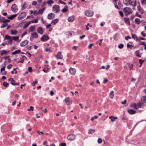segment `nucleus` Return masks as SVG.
<instances>
[{
	"label": "nucleus",
	"instance_id": "nucleus-48",
	"mask_svg": "<svg viewBox=\"0 0 146 146\" xmlns=\"http://www.w3.org/2000/svg\"><path fill=\"white\" fill-rule=\"evenodd\" d=\"M37 3V2L36 1H34L32 2V5H33L36 6Z\"/></svg>",
	"mask_w": 146,
	"mask_h": 146
},
{
	"label": "nucleus",
	"instance_id": "nucleus-62",
	"mask_svg": "<svg viewBox=\"0 0 146 146\" xmlns=\"http://www.w3.org/2000/svg\"><path fill=\"white\" fill-rule=\"evenodd\" d=\"M93 45V44H90L88 46V48L89 49H91L92 48V46Z\"/></svg>",
	"mask_w": 146,
	"mask_h": 146
},
{
	"label": "nucleus",
	"instance_id": "nucleus-10",
	"mask_svg": "<svg viewBox=\"0 0 146 146\" xmlns=\"http://www.w3.org/2000/svg\"><path fill=\"white\" fill-rule=\"evenodd\" d=\"M69 72L70 74L72 75H74L76 73V70L75 69L70 68L69 69Z\"/></svg>",
	"mask_w": 146,
	"mask_h": 146
},
{
	"label": "nucleus",
	"instance_id": "nucleus-18",
	"mask_svg": "<svg viewBox=\"0 0 146 146\" xmlns=\"http://www.w3.org/2000/svg\"><path fill=\"white\" fill-rule=\"evenodd\" d=\"M109 118L111 119V122H113L115 121V120L117 119V117H114L113 116H111L109 117Z\"/></svg>",
	"mask_w": 146,
	"mask_h": 146
},
{
	"label": "nucleus",
	"instance_id": "nucleus-15",
	"mask_svg": "<svg viewBox=\"0 0 146 146\" xmlns=\"http://www.w3.org/2000/svg\"><path fill=\"white\" fill-rule=\"evenodd\" d=\"M137 9L138 11L141 13V14H143L144 13V11L141 7L139 5L137 6Z\"/></svg>",
	"mask_w": 146,
	"mask_h": 146
},
{
	"label": "nucleus",
	"instance_id": "nucleus-1",
	"mask_svg": "<svg viewBox=\"0 0 146 146\" xmlns=\"http://www.w3.org/2000/svg\"><path fill=\"white\" fill-rule=\"evenodd\" d=\"M123 10L125 15H126L130 14L132 12L131 9L129 7L125 8L123 9Z\"/></svg>",
	"mask_w": 146,
	"mask_h": 146
},
{
	"label": "nucleus",
	"instance_id": "nucleus-41",
	"mask_svg": "<svg viewBox=\"0 0 146 146\" xmlns=\"http://www.w3.org/2000/svg\"><path fill=\"white\" fill-rule=\"evenodd\" d=\"M141 100L142 102H145L146 100V96H143V98L141 99Z\"/></svg>",
	"mask_w": 146,
	"mask_h": 146
},
{
	"label": "nucleus",
	"instance_id": "nucleus-5",
	"mask_svg": "<svg viewBox=\"0 0 146 146\" xmlns=\"http://www.w3.org/2000/svg\"><path fill=\"white\" fill-rule=\"evenodd\" d=\"M93 12L90 10H87L85 12V15L87 17H91L93 15Z\"/></svg>",
	"mask_w": 146,
	"mask_h": 146
},
{
	"label": "nucleus",
	"instance_id": "nucleus-2",
	"mask_svg": "<svg viewBox=\"0 0 146 146\" xmlns=\"http://www.w3.org/2000/svg\"><path fill=\"white\" fill-rule=\"evenodd\" d=\"M128 3H124L126 5L128 6L130 5L133 6H135L136 5V0H128Z\"/></svg>",
	"mask_w": 146,
	"mask_h": 146
},
{
	"label": "nucleus",
	"instance_id": "nucleus-51",
	"mask_svg": "<svg viewBox=\"0 0 146 146\" xmlns=\"http://www.w3.org/2000/svg\"><path fill=\"white\" fill-rule=\"evenodd\" d=\"M98 142L99 143H101L102 142V140L101 138H99L98 139Z\"/></svg>",
	"mask_w": 146,
	"mask_h": 146
},
{
	"label": "nucleus",
	"instance_id": "nucleus-49",
	"mask_svg": "<svg viewBox=\"0 0 146 146\" xmlns=\"http://www.w3.org/2000/svg\"><path fill=\"white\" fill-rule=\"evenodd\" d=\"M10 21V20L6 19L5 20H4V19H3V23H7V22H9Z\"/></svg>",
	"mask_w": 146,
	"mask_h": 146
},
{
	"label": "nucleus",
	"instance_id": "nucleus-29",
	"mask_svg": "<svg viewBox=\"0 0 146 146\" xmlns=\"http://www.w3.org/2000/svg\"><path fill=\"white\" fill-rule=\"evenodd\" d=\"M140 53L139 50H137L135 52V54L136 56L137 57H140L141 56L139 54V53Z\"/></svg>",
	"mask_w": 146,
	"mask_h": 146
},
{
	"label": "nucleus",
	"instance_id": "nucleus-32",
	"mask_svg": "<svg viewBox=\"0 0 146 146\" xmlns=\"http://www.w3.org/2000/svg\"><path fill=\"white\" fill-rule=\"evenodd\" d=\"M21 52V50H16L14 52H12V54L13 55L15 54H16L19 53H20Z\"/></svg>",
	"mask_w": 146,
	"mask_h": 146
},
{
	"label": "nucleus",
	"instance_id": "nucleus-33",
	"mask_svg": "<svg viewBox=\"0 0 146 146\" xmlns=\"http://www.w3.org/2000/svg\"><path fill=\"white\" fill-rule=\"evenodd\" d=\"M19 38V36H13L11 37V38L12 40H14L15 41L17 40H18Z\"/></svg>",
	"mask_w": 146,
	"mask_h": 146
},
{
	"label": "nucleus",
	"instance_id": "nucleus-20",
	"mask_svg": "<svg viewBox=\"0 0 146 146\" xmlns=\"http://www.w3.org/2000/svg\"><path fill=\"white\" fill-rule=\"evenodd\" d=\"M17 15V14L12 15L8 17L7 18L10 20H12L16 17Z\"/></svg>",
	"mask_w": 146,
	"mask_h": 146
},
{
	"label": "nucleus",
	"instance_id": "nucleus-9",
	"mask_svg": "<svg viewBox=\"0 0 146 146\" xmlns=\"http://www.w3.org/2000/svg\"><path fill=\"white\" fill-rule=\"evenodd\" d=\"M11 9L12 11L14 13H16L17 11V7L15 4H13L12 5Z\"/></svg>",
	"mask_w": 146,
	"mask_h": 146
},
{
	"label": "nucleus",
	"instance_id": "nucleus-12",
	"mask_svg": "<svg viewBox=\"0 0 146 146\" xmlns=\"http://www.w3.org/2000/svg\"><path fill=\"white\" fill-rule=\"evenodd\" d=\"M37 32L40 34L42 35L43 34L44 32L42 28L41 27H38L37 29Z\"/></svg>",
	"mask_w": 146,
	"mask_h": 146
},
{
	"label": "nucleus",
	"instance_id": "nucleus-22",
	"mask_svg": "<svg viewBox=\"0 0 146 146\" xmlns=\"http://www.w3.org/2000/svg\"><path fill=\"white\" fill-rule=\"evenodd\" d=\"M58 21V19H56L52 20L51 22L52 24L53 25H55Z\"/></svg>",
	"mask_w": 146,
	"mask_h": 146
},
{
	"label": "nucleus",
	"instance_id": "nucleus-16",
	"mask_svg": "<svg viewBox=\"0 0 146 146\" xmlns=\"http://www.w3.org/2000/svg\"><path fill=\"white\" fill-rule=\"evenodd\" d=\"M28 43L27 40H24L20 44V45L22 46H24L26 45Z\"/></svg>",
	"mask_w": 146,
	"mask_h": 146
},
{
	"label": "nucleus",
	"instance_id": "nucleus-14",
	"mask_svg": "<svg viewBox=\"0 0 146 146\" xmlns=\"http://www.w3.org/2000/svg\"><path fill=\"white\" fill-rule=\"evenodd\" d=\"M31 37L33 38H36L38 37V35L36 32H34L31 34Z\"/></svg>",
	"mask_w": 146,
	"mask_h": 146
},
{
	"label": "nucleus",
	"instance_id": "nucleus-30",
	"mask_svg": "<svg viewBox=\"0 0 146 146\" xmlns=\"http://www.w3.org/2000/svg\"><path fill=\"white\" fill-rule=\"evenodd\" d=\"M109 96L110 98L111 99H112L114 96V94H113V91H111L110 93Z\"/></svg>",
	"mask_w": 146,
	"mask_h": 146
},
{
	"label": "nucleus",
	"instance_id": "nucleus-17",
	"mask_svg": "<svg viewBox=\"0 0 146 146\" xmlns=\"http://www.w3.org/2000/svg\"><path fill=\"white\" fill-rule=\"evenodd\" d=\"M35 30V27L34 26H31L28 29L29 32H32L34 31Z\"/></svg>",
	"mask_w": 146,
	"mask_h": 146
},
{
	"label": "nucleus",
	"instance_id": "nucleus-52",
	"mask_svg": "<svg viewBox=\"0 0 146 146\" xmlns=\"http://www.w3.org/2000/svg\"><path fill=\"white\" fill-rule=\"evenodd\" d=\"M32 69L31 67H29L28 68V71L29 72H31L32 71Z\"/></svg>",
	"mask_w": 146,
	"mask_h": 146
},
{
	"label": "nucleus",
	"instance_id": "nucleus-23",
	"mask_svg": "<svg viewBox=\"0 0 146 146\" xmlns=\"http://www.w3.org/2000/svg\"><path fill=\"white\" fill-rule=\"evenodd\" d=\"M141 20L138 18H135V22L137 25L141 23Z\"/></svg>",
	"mask_w": 146,
	"mask_h": 146
},
{
	"label": "nucleus",
	"instance_id": "nucleus-8",
	"mask_svg": "<svg viewBox=\"0 0 146 146\" xmlns=\"http://www.w3.org/2000/svg\"><path fill=\"white\" fill-rule=\"evenodd\" d=\"M49 39L48 36L47 35H43L41 38L40 40L41 41H45Z\"/></svg>",
	"mask_w": 146,
	"mask_h": 146
},
{
	"label": "nucleus",
	"instance_id": "nucleus-63",
	"mask_svg": "<svg viewBox=\"0 0 146 146\" xmlns=\"http://www.w3.org/2000/svg\"><path fill=\"white\" fill-rule=\"evenodd\" d=\"M139 61L140 64H142L144 61V60H143L141 59H140L139 60Z\"/></svg>",
	"mask_w": 146,
	"mask_h": 146
},
{
	"label": "nucleus",
	"instance_id": "nucleus-64",
	"mask_svg": "<svg viewBox=\"0 0 146 146\" xmlns=\"http://www.w3.org/2000/svg\"><path fill=\"white\" fill-rule=\"evenodd\" d=\"M60 146H66V145L65 143H62L60 144Z\"/></svg>",
	"mask_w": 146,
	"mask_h": 146
},
{
	"label": "nucleus",
	"instance_id": "nucleus-21",
	"mask_svg": "<svg viewBox=\"0 0 146 146\" xmlns=\"http://www.w3.org/2000/svg\"><path fill=\"white\" fill-rule=\"evenodd\" d=\"M74 16H72L69 17L68 19V21L70 22H72L74 21Z\"/></svg>",
	"mask_w": 146,
	"mask_h": 146
},
{
	"label": "nucleus",
	"instance_id": "nucleus-35",
	"mask_svg": "<svg viewBox=\"0 0 146 146\" xmlns=\"http://www.w3.org/2000/svg\"><path fill=\"white\" fill-rule=\"evenodd\" d=\"M31 23V22H30V21L28 22H27V23L25 24H24V25L23 27V28L24 29H25L30 24V23Z\"/></svg>",
	"mask_w": 146,
	"mask_h": 146
},
{
	"label": "nucleus",
	"instance_id": "nucleus-7",
	"mask_svg": "<svg viewBox=\"0 0 146 146\" xmlns=\"http://www.w3.org/2000/svg\"><path fill=\"white\" fill-rule=\"evenodd\" d=\"M55 57L57 59H62L63 58V56L62 54V52H58L55 56Z\"/></svg>",
	"mask_w": 146,
	"mask_h": 146
},
{
	"label": "nucleus",
	"instance_id": "nucleus-42",
	"mask_svg": "<svg viewBox=\"0 0 146 146\" xmlns=\"http://www.w3.org/2000/svg\"><path fill=\"white\" fill-rule=\"evenodd\" d=\"M4 23L3 24L1 25V28H3L6 27L7 25V23Z\"/></svg>",
	"mask_w": 146,
	"mask_h": 146
},
{
	"label": "nucleus",
	"instance_id": "nucleus-46",
	"mask_svg": "<svg viewBox=\"0 0 146 146\" xmlns=\"http://www.w3.org/2000/svg\"><path fill=\"white\" fill-rule=\"evenodd\" d=\"M39 14L38 11L37 10L34 11L33 13V15H36L38 14Z\"/></svg>",
	"mask_w": 146,
	"mask_h": 146
},
{
	"label": "nucleus",
	"instance_id": "nucleus-4",
	"mask_svg": "<svg viewBox=\"0 0 146 146\" xmlns=\"http://www.w3.org/2000/svg\"><path fill=\"white\" fill-rule=\"evenodd\" d=\"M76 137V135L74 134H72L68 135L67 136V139L70 141L74 140Z\"/></svg>",
	"mask_w": 146,
	"mask_h": 146
},
{
	"label": "nucleus",
	"instance_id": "nucleus-34",
	"mask_svg": "<svg viewBox=\"0 0 146 146\" xmlns=\"http://www.w3.org/2000/svg\"><path fill=\"white\" fill-rule=\"evenodd\" d=\"M0 52H1V54L2 55L3 54H7V52L6 50H1Z\"/></svg>",
	"mask_w": 146,
	"mask_h": 146
},
{
	"label": "nucleus",
	"instance_id": "nucleus-57",
	"mask_svg": "<svg viewBox=\"0 0 146 146\" xmlns=\"http://www.w3.org/2000/svg\"><path fill=\"white\" fill-rule=\"evenodd\" d=\"M125 38L126 40H127L128 39H131V37H130L129 36H127L125 37Z\"/></svg>",
	"mask_w": 146,
	"mask_h": 146
},
{
	"label": "nucleus",
	"instance_id": "nucleus-13",
	"mask_svg": "<svg viewBox=\"0 0 146 146\" xmlns=\"http://www.w3.org/2000/svg\"><path fill=\"white\" fill-rule=\"evenodd\" d=\"M55 15L54 14L51 13L49 14L48 16V18L49 19H51L55 17Z\"/></svg>",
	"mask_w": 146,
	"mask_h": 146
},
{
	"label": "nucleus",
	"instance_id": "nucleus-6",
	"mask_svg": "<svg viewBox=\"0 0 146 146\" xmlns=\"http://www.w3.org/2000/svg\"><path fill=\"white\" fill-rule=\"evenodd\" d=\"M26 13L25 12H23L20 13L18 17V19L19 20L22 19L26 16Z\"/></svg>",
	"mask_w": 146,
	"mask_h": 146
},
{
	"label": "nucleus",
	"instance_id": "nucleus-61",
	"mask_svg": "<svg viewBox=\"0 0 146 146\" xmlns=\"http://www.w3.org/2000/svg\"><path fill=\"white\" fill-rule=\"evenodd\" d=\"M135 16H136L138 17L139 18H141L142 17V16L138 14L137 13H136L135 14Z\"/></svg>",
	"mask_w": 146,
	"mask_h": 146
},
{
	"label": "nucleus",
	"instance_id": "nucleus-40",
	"mask_svg": "<svg viewBox=\"0 0 146 146\" xmlns=\"http://www.w3.org/2000/svg\"><path fill=\"white\" fill-rule=\"evenodd\" d=\"M12 37H11L8 35H5V38L6 39L9 40Z\"/></svg>",
	"mask_w": 146,
	"mask_h": 146
},
{
	"label": "nucleus",
	"instance_id": "nucleus-56",
	"mask_svg": "<svg viewBox=\"0 0 146 146\" xmlns=\"http://www.w3.org/2000/svg\"><path fill=\"white\" fill-rule=\"evenodd\" d=\"M145 40V38L142 37H140L139 38H138V41H140V40Z\"/></svg>",
	"mask_w": 146,
	"mask_h": 146
},
{
	"label": "nucleus",
	"instance_id": "nucleus-31",
	"mask_svg": "<svg viewBox=\"0 0 146 146\" xmlns=\"http://www.w3.org/2000/svg\"><path fill=\"white\" fill-rule=\"evenodd\" d=\"M125 21V22L129 25H130V23L129 19L128 18H124Z\"/></svg>",
	"mask_w": 146,
	"mask_h": 146
},
{
	"label": "nucleus",
	"instance_id": "nucleus-37",
	"mask_svg": "<svg viewBox=\"0 0 146 146\" xmlns=\"http://www.w3.org/2000/svg\"><path fill=\"white\" fill-rule=\"evenodd\" d=\"M141 4L143 5H146V0H141Z\"/></svg>",
	"mask_w": 146,
	"mask_h": 146
},
{
	"label": "nucleus",
	"instance_id": "nucleus-11",
	"mask_svg": "<svg viewBox=\"0 0 146 146\" xmlns=\"http://www.w3.org/2000/svg\"><path fill=\"white\" fill-rule=\"evenodd\" d=\"M64 101L67 105H70L72 103L71 100L68 97L66 98Z\"/></svg>",
	"mask_w": 146,
	"mask_h": 146
},
{
	"label": "nucleus",
	"instance_id": "nucleus-39",
	"mask_svg": "<svg viewBox=\"0 0 146 146\" xmlns=\"http://www.w3.org/2000/svg\"><path fill=\"white\" fill-rule=\"evenodd\" d=\"M47 3L48 4L51 5L54 3V1L52 0H48L47 1Z\"/></svg>",
	"mask_w": 146,
	"mask_h": 146
},
{
	"label": "nucleus",
	"instance_id": "nucleus-55",
	"mask_svg": "<svg viewBox=\"0 0 146 146\" xmlns=\"http://www.w3.org/2000/svg\"><path fill=\"white\" fill-rule=\"evenodd\" d=\"M12 66V65L11 64H9L7 66V68L9 69H10L11 68Z\"/></svg>",
	"mask_w": 146,
	"mask_h": 146
},
{
	"label": "nucleus",
	"instance_id": "nucleus-47",
	"mask_svg": "<svg viewBox=\"0 0 146 146\" xmlns=\"http://www.w3.org/2000/svg\"><path fill=\"white\" fill-rule=\"evenodd\" d=\"M117 34H115L113 36V38L115 40H117Z\"/></svg>",
	"mask_w": 146,
	"mask_h": 146
},
{
	"label": "nucleus",
	"instance_id": "nucleus-27",
	"mask_svg": "<svg viewBox=\"0 0 146 146\" xmlns=\"http://www.w3.org/2000/svg\"><path fill=\"white\" fill-rule=\"evenodd\" d=\"M68 7L67 6H66L64 8L62 9L61 10V11L63 13H65L67 12L68 10Z\"/></svg>",
	"mask_w": 146,
	"mask_h": 146
},
{
	"label": "nucleus",
	"instance_id": "nucleus-28",
	"mask_svg": "<svg viewBox=\"0 0 146 146\" xmlns=\"http://www.w3.org/2000/svg\"><path fill=\"white\" fill-rule=\"evenodd\" d=\"M131 35H132V38L133 39H135L136 40H137V41L138 40V38L136 35L131 34Z\"/></svg>",
	"mask_w": 146,
	"mask_h": 146
},
{
	"label": "nucleus",
	"instance_id": "nucleus-54",
	"mask_svg": "<svg viewBox=\"0 0 146 146\" xmlns=\"http://www.w3.org/2000/svg\"><path fill=\"white\" fill-rule=\"evenodd\" d=\"M25 4L24 3L22 6V7L21 8V9L22 10H24L26 8V7H25Z\"/></svg>",
	"mask_w": 146,
	"mask_h": 146
},
{
	"label": "nucleus",
	"instance_id": "nucleus-58",
	"mask_svg": "<svg viewBox=\"0 0 146 146\" xmlns=\"http://www.w3.org/2000/svg\"><path fill=\"white\" fill-rule=\"evenodd\" d=\"M5 66H3L2 68H1L0 70L1 72L5 70Z\"/></svg>",
	"mask_w": 146,
	"mask_h": 146
},
{
	"label": "nucleus",
	"instance_id": "nucleus-25",
	"mask_svg": "<svg viewBox=\"0 0 146 146\" xmlns=\"http://www.w3.org/2000/svg\"><path fill=\"white\" fill-rule=\"evenodd\" d=\"M11 33L13 35H16L17 33V31L16 30H13L12 29L11 30Z\"/></svg>",
	"mask_w": 146,
	"mask_h": 146
},
{
	"label": "nucleus",
	"instance_id": "nucleus-50",
	"mask_svg": "<svg viewBox=\"0 0 146 146\" xmlns=\"http://www.w3.org/2000/svg\"><path fill=\"white\" fill-rule=\"evenodd\" d=\"M123 47V44H121L120 45H118V48L120 49L122 48Z\"/></svg>",
	"mask_w": 146,
	"mask_h": 146
},
{
	"label": "nucleus",
	"instance_id": "nucleus-3",
	"mask_svg": "<svg viewBox=\"0 0 146 146\" xmlns=\"http://www.w3.org/2000/svg\"><path fill=\"white\" fill-rule=\"evenodd\" d=\"M52 10L55 13H58L60 11L59 6L58 5H54L52 7Z\"/></svg>",
	"mask_w": 146,
	"mask_h": 146
},
{
	"label": "nucleus",
	"instance_id": "nucleus-53",
	"mask_svg": "<svg viewBox=\"0 0 146 146\" xmlns=\"http://www.w3.org/2000/svg\"><path fill=\"white\" fill-rule=\"evenodd\" d=\"M38 82V81L37 80L35 81V82H33L31 84L33 86H35V85Z\"/></svg>",
	"mask_w": 146,
	"mask_h": 146
},
{
	"label": "nucleus",
	"instance_id": "nucleus-45",
	"mask_svg": "<svg viewBox=\"0 0 146 146\" xmlns=\"http://www.w3.org/2000/svg\"><path fill=\"white\" fill-rule=\"evenodd\" d=\"M15 81L13 79H12V81L11 82V83L13 85H15Z\"/></svg>",
	"mask_w": 146,
	"mask_h": 146
},
{
	"label": "nucleus",
	"instance_id": "nucleus-38",
	"mask_svg": "<svg viewBox=\"0 0 146 146\" xmlns=\"http://www.w3.org/2000/svg\"><path fill=\"white\" fill-rule=\"evenodd\" d=\"M143 104V103L141 102L138 103L137 104V106L139 108H141Z\"/></svg>",
	"mask_w": 146,
	"mask_h": 146
},
{
	"label": "nucleus",
	"instance_id": "nucleus-43",
	"mask_svg": "<svg viewBox=\"0 0 146 146\" xmlns=\"http://www.w3.org/2000/svg\"><path fill=\"white\" fill-rule=\"evenodd\" d=\"M3 85L4 86H5V87H7L9 85V83L6 82H3Z\"/></svg>",
	"mask_w": 146,
	"mask_h": 146
},
{
	"label": "nucleus",
	"instance_id": "nucleus-44",
	"mask_svg": "<svg viewBox=\"0 0 146 146\" xmlns=\"http://www.w3.org/2000/svg\"><path fill=\"white\" fill-rule=\"evenodd\" d=\"M30 22H31V23L32 22L33 23H37L38 22V20L37 19H35L30 21Z\"/></svg>",
	"mask_w": 146,
	"mask_h": 146
},
{
	"label": "nucleus",
	"instance_id": "nucleus-24",
	"mask_svg": "<svg viewBox=\"0 0 146 146\" xmlns=\"http://www.w3.org/2000/svg\"><path fill=\"white\" fill-rule=\"evenodd\" d=\"M24 58H25L26 59H27L26 57L25 56H23L22 57L20 58V60L18 62V63L19 62L23 63L24 61Z\"/></svg>",
	"mask_w": 146,
	"mask_h": 146
},
{
	"label": "nucleus",
	"instance_id": "nucleus-59",
	"mask_svg": "<svg viewBox=\"0 0 146 146\" xmlns=\"http://www.w3.org/2000/svg\"><path fill=\"white\" fill-rule=\"evenodd\" d=\"M27 34V33L26 31L24 32L23 34L21 35V37L23 38V36L25 35L26 34Z\"/></svg>",
	"mask_w": 146,
	"mask_h": 146
},
{
	"label": "nucleus",
	"instance_id": "nucleus-36",
	"mask_svg": "<svg viewBox=\"0 0 146 146\" xmlns=\"http://www.w3.org/2000/svg\"><path fill=\"white\" fill-rule=\"evenodd\" d=\"M95 131V130L94 129H90L88 132V133L89 134H92L94 133Z\"/></svg>",
	"mask_w": 146,
	"mask_h": 146
},
{
	"label": "nucleus",
	"instance_id": "nucleus-60",
	"mask_svg": "<svg viewBox=\"0 0 146 146\" xmlns=\"http://www.w3.org/2000/svg\"><path fill=\"white\" fill-rule=\"evenodd\" d=\"M119 15H120L122 17H123V14L122 12V11H120L119 12Z\"/></svg>",
	"mask_w": 146,
	"mask_h": 146
},
{
	"label": "nucleus",
	"instance_id": "nucleus-26",
	"mask_svg": "<svg viewBox=\"0 0 146 146\" xmlns=\"http://www.w3.org/2000/svg\"><path fill=\"white\" fill-rule=\"evenodd\" d=\"M46 9L45 7H43L42 9H39L38 11L39 14H42Z\"/></svg>",
	"mask_w": 146,
	"mask_h": 146
},
{
	"label": "nucleus",
	"instance_id": "nucleus-19",
	"mask_svg": "<svg viewBox=\"0 0 146 146\" xmlns=\"http://www.w3.org/2000/svg\"><path fill=\"white\" fill-rule=\"evenodd\" d=\"M127 111L130 114H135L136 113V111L132 109L128 110Z\"/></svg>",
	"mask_w": 146,
	"mask_h": 146
}]
</instances>
